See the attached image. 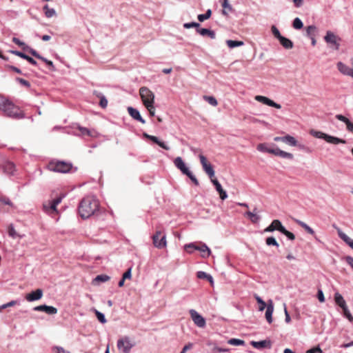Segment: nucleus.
I'll list each match as a JSON object with an SVG mask.
<instances>
[{
  "label": "nucleus",
  "instance_id": "obj_1",
  "mask_svg": "<svg viewBox=\"0 0 353 353\" xmlns=\"http://www.w3.org/2000/svg\"><path fill=\"white\" fill-rule=\"evenodd\" d=\"M99 210V202L94 196L84 197L79 205V213L81 218L88 219Z\"/></svg>",
  "mask_w": 353,
  "mask_h": 353
},
{
  "label": "nucleus",
  "instance_id": "obj_2",
  "mask_svg": "<svg viewBox=\"0 0 353 353\" xmlns=\"http://www.w3.org/2000/svg\"><path fill=\"white\" fill-rule=\"evenodd\" d=\"M0 110L6 117L13 119H21L25 117L23 111L5 97L0 96Z\"/></svg>",
  "mask_w": 353,
  "mask_h": 353
},
{
  "label": "nucleus",
  "instance_id": "obj_3",
  "mask_svg": "<svg viewBox=\"0 0 353 353\" xmlns=\"http://www.w3.org/2000/svg\"><path fill=\"white\" fill-rule=\"evenodd\" d=\"M174 165L185 175L189 177L192 182L196 186L199 185V181L189 168L185 165L182 158L180 157H176L174 160Z\"/></svg>",
  "mask_w": 353,
  "mask_h": 353
},
{
  "label": "nucleus",
  "instance_id": "obj_4",
  "mask_svg": "<svg viewBox=\"0 0 353 353\" xmlns=\"http://www.w3.org/2000/svg\"><path fill=\"white\" fill-rule=\"evenodd\" d=\"M72 168V163L61 161H51L48 165V169L56 172L68 173L71 172Z\"/></svg>",
  "mask_w": 353,
  "mask_h": 353
},
{
  "label": "nucleus",
  "instance_id": "obj_5",
  "mask_svg": "<svg viewBox=\"0 0 353 353\" xmlns=\"http://www.w3.org/2000/svg\"><path fill=\"white\" fill-rule=\"evenodd\" d=\"M139 94L145 108H152L154 103V94L147 87H141L139 89Z\"/></svg>",
  "mask_w": 353,
  "mask_h": 353
},
{
  "label": "nucleus",
  "instance_id": "obj_6",
  "mask_svg": "<svg viewBox=\"0 0 353 353\" xmlns=\"http://www.w3.org/2000/svg\"><path fill=\"white\" fill-rule=\"evenodd\" d=\"M310 134L315 138L324 139L326 142L334 145L346 143V141L344 139L329 135L321 131H316L312 130L310 131Z\"/></svg>",
  "mask_w": 353,
  "mask_h": 353
},
{
  "label": "nucleus",
  "instance_id": "obj_7",
  "mask_svg": "<svg viewBox=\"0 0 353 353\" xmlns=\"http://www.w3.org/2000/svg\"><path fill=\"white\" fill-rule=\"evenodd\" d=\"M324 41L335 50H339L340 48V41L341 38L335 34L333 32L327 30L324 37Z\"/></svg>",
  "mask_w": 353,
  "mask_h": 353
},
{
  "label": "nucleus",
  "instance_id": "obj_8",
  "mask_svg": "<svg viewBox=\"0 0 353 353\" xmlns=\"http://www.w3.org/2000/svg\"><path fill=\"white\" fill-rule=\"evenodd\" d=\"M134 344L128 336H125L118 340L117 347L123 353H130Z\"/></svg>",
  "mask_w": 353,
  "mask_h": 353
},
{
  "label": "nucleus",
  "instance_id": "obj_9",
  "mask_svg": "<svg viewBox=\"0 0 353 353\" xmlns=\"http://www.w3.org/2000/svg\"><path fill=\"white\" fill-rule=\"evenodd\" d=\"M152 241L154 247L162 249L166 247L167 241L166 236L165 234L161 235V232L158 230L152 236Z\"/></svg>",
  "mask_w": 353,
  "mask_h": 353
},
{
  "label": "nucleus",
  "instance_id": "obj_10",
  "mask_svg": "<svg viewBox=\"0 0 353 353\" xmlns=\"http://www.w3.org/2000/svg\"><path fill=\"white\" fill-rule=\"evenodd\" d=\"M199 158L203 170L208 175L210 179H212L215 174L212 165L208 162L206 157L202 154L199 155Z\"/></svg>",
  "mask_w": 353,
  "mask_h": 353
},
{
  "label": "nucleus",
  "instance_id": "obj_11",
  "mask_svg": "<svg viewBox=\"0 0 353 353\" xmlns=\"http://www.w3.org/2000/svg\"><path fill=\"white\" fill-rule=\"evenodd\" d=\"M274 141H282L285 143L291 146H296L298 145L300 149H305V147L303 145H298L297 141L294 137L287 134L284 137H275L274 138Z\"/></svg>",
  "mask_w": 353,
  "mask_h": 353
},
{
  "label": "nucleus",
  "instance_id": "obj_12",
  "mask_svg": "<svg viewBox=\"0 0 353 353\" xmlns=\"http://www.w3.org/2000/svg\"><path fill=\"white\" fill-rule=\"evenodd\" d=\"M189 312L194 323L196 326L199 327H204L205 326V319L200 314L193 309H191Z\"/></svg>",
  "mask_w": 353,
  "mask_h": 353
},
{
  "label": "nucleus",
  "instance_id": "obj_13",
  "mask_svg": "<svg viewBox=\"0 0 353 353\" xmlns=\"http://www.w3.org/2000/svg\"><path fill=\"white\" fill-rule=\"evenodd\" d=\"M255 100L259 101V102H261L265 105H267L268 106H270V107H273V108H275L276 109H281V105L276 102H274V101L270 99L269 98L266 97H264V96H261V95H256L255 97Z\"/></svg>",
  "mask_w": 353,
  "mask_h": 353
},
{
  "label": "nucleus",
  "instance_id": "obj_14",
  "mask_svg": "<svg viewBox=\"0 0 353 353\" xmlns=\"http://www.w3.org/2000/svg\"><path fill=\"white\" fill-rule=\"evenodd\" d=\"M284 228L285 227L282 225L281 222L278 219H275L273 220L271 224L264 230V232H272L274 230H278L280 232H282V231L284 230Z\"/></svg>",
  "mask_w": 353,
  "mask_h": 353
},
{
  "label": "nucleus",
  "instance_id": "obj_15",
  "mask_svg": "<svg viewBox=\"0 0 353 353\" xmlns=\"http://www.w3.org/2000/svg\"><path fill=\"white\" fill-rule=\"evenodd\" d=\"M43 296V290L41 289H37L35 291L27 294L26 295V299L29 302H32L41 299Z\"/></svg>",
  "mask_w": 353,
  "mask_h": 353
},
{
  "label": "nucleus",
  "instance_id": "obj_16",
  "mask_svg": "<svg viewBox=\"0 0 353 353\" xmlns=\"http://www.w3.org/2000/svg\"><path fill=\"white\" fill-rule=\"evenodd\" d=\"M34 310L39 312H45L48 314H55L57 313V309L53 306L46 305H41L34 307Z\"/></svg>",
  "mask_w": 353,
  "mask_h": 353
},
{
  "label": "nucleus",
  "instance_id": "obj_17",
  "mask_svg": "<svg viewBox=\"0 0 353 353\" xmlns=\"http://www.w3.org/2000/svg\"><path fill=\"white\" fill-rule=\"evenodd\" d=\"M143 136L165 150H169L170 149L165 142L160 141L157 137L150 135L146 133H144Z\"/></svg>",
  "mask_w": 353,
  "mask_h": 353
},
{
  "label": "nucleus",
  "instance_id": "obj_18",
  "mask_svg": "<svg viewBox=\"0 0 353 353\" xmlns=\"http://www.w3.org/2000/svg\"><path fill=\"white\" fill-rule=\"evenodd\" d=\"M128 112L130 117L133 118L134 120L139 121L143 124L145 123V121L142 118L139 111L137 109L134 108L132 107H128Z\"/></svg>",
  "mask_w": 353,
  "mask_h": 353
},
{
  "label": "nucleus",
  "instance_id": "obj_19",
  "mask_svg": "<svg viewBox=\"0 0 353 353\" xmlns=\"http://www.w3.org/2000/svg\"><path fill=\"white\" fill-rule=\"evenodd\" d=\"M265 308V319L269 323H271L272 322V314L274 312V305L272 300H269Z\"/></svg>",
  "mask_w": 353,
  "mask_h": 353
},
{
  "label": "nucleus",
  "instance_id": "obj_20",
  "mask_svg": "<svg viewBox=\"0 0 353 353\" xmlns=\"http://www.w3.org/2000/svg\"><path fill=\"white\" fill-rule=\"evenodd\" d=\"M251 345L256 349H262L265 347L270 348L271 342L269 340H263L260 341H251Z\"/></svg>",
  "mask_w": 353,
  "mask_h": 353
},
{
  "label": "nucleus",
  "instance_id": "obj_21",
  "mask_svg": "<svg viewBox=\"0 0 353 353\" xmlns=\"http://www.w3.org/2000/svg\"><path fill=\"white\" fill-rule=\"evenodd\" d=\"M336 119L345 123L347 131L353 133V123H352L347 117L342 114H336Z\"/></svg>",
  "mask_w": 353,
  "mask_h": 353
},
{
  "label": "nucleus",
  "instance_id": "obj_22",
  "mask_svg": "<svg viewBox=\"0 0 353 353\" xmlns=\"http://www.w3.org/2000/svg\"><path fill=\"white\" fill-rule=\"evenodd\" d=\"M11 53H12V54H15V55H17L18 57H20L22 59H26L30 64H32L33 65H37V62L33 58L29 57L28 55L26 54L23 52H19V51H17V50H12Z\"/></svg>",
  "mask_w": 353,
  "mask_h": 353
},
{
  "label": "nucleus",
  "instance_id": "obj_23",
  "mask_svg": "<svg viewBox=\"0 0 353 353\" xmlns=\"http://www.w3.org/2000/svg\"><path fill=\"white\" fill-rule=\"evenodd\" d=\"M334 301L336 304L339 305L342 310L347 307L345 299L339 292H336L334 294Z\"/></svg>",
  "mask_w": 353,
  "mask_h": 353
},
{
  "label": "nucleus",
  "instance_id": "obj_24",
  "mask_svg": "<svg viewBox=\"0 0 353 353\" xmlns=\"http://www.w3.org/2000/svg\"><path fill=\"white\" fill-rule=\"evenodd\" d=\"M3 172L8 175H13L15 172V166L13 163L8 161L6 162L3 166Z\"/></svg>",
  "mask_w": 353,
  "mask_h": 353
},
{
  "label": "nucleus",
  "instance_id": "obj_25",
  "mask_svg": "<svg viewBox=\"0 0 353 353\" xmlns=\"http://www.w3.org/2000/svg\"><path fill=\"white\" fill-rule=\"evenodd\" d=\"M194 250H197L201 252V256L203 258L208 257L211 254V251H210V248L205 243H203L200 246L194 247Z\"/></svg>",
  "mask_w": 353,
  "mask_h": 353
},
{
  "label": "nucleus",
  "instance_id": "obj_26",
  "mask_svg": "<svg viewBox=\"0 0 353 353\" xmlns=\"http://www.w3.org/2000/svg\"><path fill=\"white\" fill-rule=\"evenodd\" d=\"M333 227L336 230L339 236L347 244L349 245L352 243L353 239L349 237L346 234H345L336 225H333Z\"/></svg>",
  "mask_w": 353,
  "mask_h": 353
},
{
  "label": "nucleus",
  "instance_id": "obj_27",
  "mask_svg": "<svg viewBox=\"0 0 353 353\" xmlns=\"http://www.w3.org/2000/svg\"><path fill=\"white\" fill-rule=\"evenodd\" d=\"M333 227L336 230L339 236L347 244L349 245L352 243L353 239L349 237L346 234H345L336 225H333Z\"/></svg>",
  "mask_w": 353,
  "mask_h": 353
},
{
  "label": "nucleus",
  "instance_id": "obj_28",
  "mask_svg": "<svg viewBox=\"0 0 353 353\" xmlns=\"http://www.w3.org/2000/svg\"><path fill=\"white\" fill-rule=\"evenodd\" d=\"M196 32L202 35V36H208L210 38L214 39L216 37L215 32L213 30L207 29V28H200L196 29Z\"/></svg>",
  "mask_w": 353,
  "mask_h": 353
},
{
  "label": "nucleus",
  "instance_id": "obj_29",
  "mask_svg": "<svg viewBox=\"0 0 353 353\" xmlns=\"http://www.w3.org/2000/svg\"><path fill=\"white\" fill-rule=\"evenodd\" d=\"M274 154L284 159H292L294 158V156L292 153L281 150L279 148H275Z\"/></svg>",
  "mask_w": 353,
  "mask_h": 353
},
{
  "label": "nucleus",
  "instance_id": "obj_30",
  "mask_svg": "<svg viewBox=\"0 0 353 353\" xmlns=\"http://www.w3.org/2000/svg\"><path fill=\"white\" fill-rule=\"evenodd\" d=\"M318 33V29L314 25H311L305 28V36L308 38L316 37Z\"/></svg>",
  "mask_w": 353,
  "mask_h": 353
},
{
  "label": "nucleus",
  "instance_id": "obj_31",
  "mask_svg": "<svg viewBox=\"0 0 353 353\" xmlns=\"http://www.w3.org/2000/svg\"><path fill=\"white\" fill-rule=\"evenodd\" d=\"M257 150L261 152H267L270 154L274 153L275 148H269L267 143H259L257 147Z\"/></svg>",
  "mask_w": 353,
  "mask_h": 353
},
{
  "label": "nucleus",
  "instance_id": "obj_32",
  "mask_svg": "<svg viewBox=\"0 0 353 353\" xmlns=\"http://www.w3.org/2000/svg\"><path fill=\"white\" fill-rule=\"evenodd\" d=\"M295 223H296L299 225H300L301 228H303L307 233L314 235V230L310 227L307 224H306L305 222L299 220V219H294Z\"/></svg>",
  "mask_w": 353,
  "mask_h": 353
},
{
  "label": "nucleus",
  "instance_id": "obj_33",
  "mask_svg": "<svg viewBox=\"0 0 353 353\" xmlns=\"http://www.w3.org/2000/svg\"><path fill=\"white\" fill-rule=\"evenodd\" d=\"M244 215L247 216L252 223H256L261 219V216L256 214L254 212H251L250 211L246 212Z\"/></svg>",
  "mask_w": 353,
  "mask_h": 353
},
{
  "label": "nucleus",
  "instance_id": "obj_34",
  "mask_svg": "<svg viewBox=\"0 0 353 353\" xmlns=\"http://www.w3.org/2000/svg\"><path fill=\"white\" fill-rule=\"evenodd\" d=\"M279 41L285 49H292L294 46L292 41L283 36Z\"/></svg>",
  "mask_w": 353,
  "mask_h": 353
},
{
  "label": "nucleus",
  "instance_id": "obj_35",
  "mask_svg": "<svg viewBox=\"0 0 353 353\" xmlns=\"http://www.w3.org/2000/svg\"><path fill=\"white\" fill-rule=\"evenodd\" d=\"M45 15L47 18H51L56 16L57 13L54 8H49L48 5L46 4L43 8Z\"/></svg>",
  "mask_w": 353,
  "mask_h": 353
},
{
  "label": "nucleus",
  "instance_id": "obj_36",
  "mask_svg": "<svg viewBox=\"0 0 353 353\" xmlns=\"http://www.w3.org/2000/svg\"><path fill=\"white\" fill-rule=\"evenodd\" d=\"M222 7L223 8L222 10V14L225 16L228 14V12H232L233 10L232 6L228 2V0L223 1Z\"/></svg>",
  "mask_w": 353,
  "mask_h": 353
},
{
  "label": "nucleus",
  "instance_id": "obj_37",
  "mask_svg": "<svg viewBox=\"0 0 353 353\" xmlns=\"http://www.w3.org/2000/svg\"><path fill=\"white\" fill-rule=\"evenodd\" d=\"M97 97L100 99L99 105L102 108H105L108 105V100L106 97L101 92H94Z\"/></svg>",
  "mask_w": 353,
  "mask_h": 353
},
{
  "label": "nucleus",
  "instance_id": "obj_38",
  "mask_svg": "<svg viewBox=\"0 0 353 353\" xmlns=\"http://www.w3.org/2000/svg\"><path fill=\"white\" fill-rule=\"evenodd\" d=\"M226 43L230 48L241 46L244 43L241 41L227 40Z\"/></svg>",
  "mask_w": 353,
  "mask_h": 353
},
{
  "label": "nucleus",
  "instance_id": "obj_39",
  "mask_svg": "<svg viewBox=\"0 0 353 353\" xmlns=\"http://www.w3.org/2000/svg\"><path fill=\"white\" fill-rule=\"evenodd\" d=\"M254 298L259 304V310L263 311L267 307L268 304L257 294L254 295Z\"/></svg>",
  "mask_w": 353,
  "mask_h": 353
},
{
  "label": "nucleus",
  "instance_id": "obj_40",
  "mask_svg": "<svg viewBox=\"0 0 353 353\" xmlns=\"http://www.w3.org/2000/svg\"><path fill=\"white\" fill-rule=\"evenodd\" d=\"M197 277L199 279H208L210 283H213V278L211 275L207 274L205 272L203 271H199L197 272Z\"/></svg>",
  "mask_w": 353,
  "mask_h": 353
},
{
  "label": "nucleus",
  "instance_id": "obj_41",
  "mask_svg": "<svg viewBox=\"0 0 353 353\" xmlns=\"http://www.w3.org/2000/svg\"><path fill=\"white\" fill-rule=\"evenodd\" d=\"M211 14H212L211 10L208 9L205 14H199L197 18L200 22H203L205 20L209 19L211 17Z\"/></svg>",
  "mask_w": 353,
  "mask_h": 353
},
{
  "label": "nucleus",
  "instance_id": "obj_42",
  "mask_svg": "<svg viewBox=\"0 0 353 353\" xmlns=\"http://www.w3.org/2000/svg\"><path fill=\"white\" fill-rule=\"evenodd\" d=\"M43 209L46 212H49L50 210L57 212V205L52 201L49 204H44Z\"/></svg>",
  "mask_w": 353,
  "mask_h": 353
},
{
  "label": "nucleus",
  "instance_id": "obj_43",
  "mask_svg": "<svg viewBox=\"0 0 353 353\" xmlns=\"http://www.w3.org/2000/svg\"><path fill=\"white\" fill-rule=\"evenodd\" d=\"M265 243L268 246L272 245V246H275L276 248H278L279 246V244L276 241V239L273 236L268 237L265 239Z\"/></svg>",
  "mask_w": 353,
  "mask_h": 353
},
{
  "label": "nucleus",
  "instance_id": "obj_44",
  "mask_svg": "<svg viewBox=\"0 0 353 353\" xmlns=\"http://www.w3.org/2000/svg\"><path fill=\"white\" fill-rule=\"evenodd\" d=\"M292 26L296 30H300L303 27V23L299 17H296L293 21Z\"/></svg>",
  "mask_w": 353,
  "mask_h": 353
},
{
  "label": "nucleus",
  "instance_id": "obj_45",
  "mask_svg": "<svg viewBox=\"0 0 353 353\" xmlns=\"http://www.w3.org/2000/svg\"><path fill=\"white\" fill-rule=\"evenodd\" d=\"M23 50H28V52L33 56L35 58L37 59H39L41 60V59H42V56L39 54L33 48H31L30 47H28V46H25L23 47Z\"/></svg>",
  "mask_w": 353,
  "mask_h": 353
},
{
  "label": "nucleus",
  "instance_id": "obj_46",
  "mask_svg": "<svg viewBox=\"0 0 353 353\" xmlns=\"http://www.w3.org/2000/svg\"><path fill=\"white\" fill-rule=\"evenodd\" d=\"M23 50H28V52L33 56L35 58L37 59H39L41 60V59H42V56L39 54L33 48H31L30 47H28V46H25L23 47Z\"/></svg>",
  "mask_w": 353,
  "mask_h": 353
},
{
  "label": "nucleus",
  "instance_id": "obj_47",
  "mask_svg": "<svg viewBox=\"0 0 353 353\" xmlns=\"http://www.w3.org/2000/svg\"><path fill=\"white\" fill-rule=\"evenodd\" d=\"M228 343L232 345H242L245 342L243 340L233 338L228 341Z\"/></svg>",
  "mask_w": 353,
  "mask_h": 353
},
{
  "label": "nucleus",
  "instance_id": "obj_48",
  "mask_svg": "<svg viewBox=\"0 0 353 353\" xmlns=\"http://www.w3.org/2000/svg\"><path fill=\"white\" fill-rule=\"evenodd\" d=\"M204 99L209 104H210V105H212L213 106H216L218 104L216 99L214 97H212V96H205L204 97Z\"/></svg>",
  "mask_w": 353,
  "mask_h": 353
},
{
  "label": "nucleus",
  "instance_id": "obj_49",
  "mask_svg": "<svg viewBox=\"0 0 353 353\" xmlns=\"http://www.w3.org/2000/svg\"><path fill=\"white\" fill-rule=\"evenodd\" d=\"M95 314L97 318V319L101 323H106V319L105 317V315L101 313V312L95 310Z\"/></svg>",
  "mask_w": 353,
  "mask_h": 353
},
{
  "label": "nucleus",
  "instance_id": "obj_50",
  "mask_svg": "<svg viewBox=\"0 0 353 353\" xmlns=\"http://www.w3.org/2000/svg\"><path fill=\"white\" fill-rule=\"evenodd\" d=\"M271 30H272V32L273 34V35L276 38L278 39L279 40L283 37L279 29L275 26H272L271 27Z\"/></svg>",
  "mask_w": 353,
  "mask_h": 353
},
{
  "label": "nucleus",
  "instance_id": "obj_51",
  "mask_svg": "<svg viewBox=\"0 0 353 353\" xmlns=\"http://www.w3.org/2000/svg\"><path fill=\"white\" fill-rule=\"evenodd\" d=\"M183 27L187 29L191 28H196V29L200 28V24L196 22L185 23L183 24Z\"/></svg>",
  "mask_w": 353,
  "mask_h": 353
},
{
  "label": "nucleus",
  "instance_id": "obj_52",
  "mask_svg": "<svg viewBox=\"0 0 353 353\" xmlns=\"http://www.w3.org/2000/svg\"><path fill=\"white\" fill-rule=\"evenodd\" d=\"M212 183L215 186L216 190L220 193L223 189L222 188V186L221 183L218 181L216 179H211Z\"/></svg>",
  "mask_w": 353,
  "mask_h": 353
},
{
  "label": "nucleus",
  "instance_id": "obj_53",
  "mask_svg": "<svg viewBox=\"0 0 353 353\" xmlns=\"http://www.w3.org/2000/svg\"><path fill=\"white\" fill-rule=\"evenodd\" d=\"M110 279V276L106 274H100L95 278L96 281L106 282Z\"/></svg>",
  "mask_w": 353,
  "mask_h": 353
},
{
  "label": "nucleus",
  "instance_id": "obj_54",
  "mask_svg": "<svg viewBox=\"0 0 353 353\" xmlns=\"http://www.w3.org/2000/svg\"><path fill=\"white\" fill-rule=\"evenodd\" d=\"M194 247H198V245H195L193 243H191L185 245L184 248L188 253H192L195 250Z\"/></svg>",
  "mask_w": 353,
  "mask_h": 353
},
{
  "label": "nucleus",
  "instance_id": "obj_55",
  "mask_svg": "<svg viewBox=\"0 0 353 353\" xmlns=\"http://www.w3.org/2000/svg\"><path fill=\"white\" fill-rule=\"evenodd\" d=\"M281 233L285 235L288 238V239H290L291 241H293L295 239V235L292 232L287 230L285 229V228H284V230H283Z\"/></svg>",
  "mask_w": 353,
  "mask_h": 353
},
{
  "label": "nucleus",
  "instance_id": "obj_56",
  "mask_svg": "<svg viewBox=\"0 0 353 353\" xmlns=\"http://www.w3.org/2000/svg\"><path fill=\"white\" fill-rule=\"evenodd\" d=\"M343 315L350 321V322H352L353 321V316L351 314L348 307H346V308H344L343 310Z\"/></svg>",
  "mask_w": 353,
  "mask_h": 353
},
{
  "label": "nucleus",
  "instance_id": "obj_57",
  "mask_svg": "<svg viewBox=\"0 0 353 353\" xmlns=\"http://www.w3.org/2000/svg\"><path fill=\"white\" fill-rule=\"evenodd\" d=\"M16 81L26 88L30 87V83H29V81H28L27 80H26L24 79L20 78V77H17Z\"/></svg>",
  "mask_w": 353,
  "mask_h": 353
},
{
  "label": "nucleus",
  "instance_id": "obj_58",
  "mask_svg": "<svg viewBox=\"0 0 353 353\" xmlns=\"http://www.w3.org/2000/svg\"><path fill=\"white\" fill-rule=\"evenodd\" d=\"M41 60L42 61H43L44 63H46V65L50 68V69L52 71L55 70V68H54V64L52 63V61L47 59L46 58L42 57V59H41Z\"/></svg>",
  "mask_w": 353,
  "mask_h": 353
},
{
  "label": "nucleus",
  "instance_id": "obj_59",
  "mask_svg": "<svg viewBox=\"0 0 353 353\" xmlns=\"http://www.w3.org/2000/svg\"><path fill=\"white\" fill-rule=\"evenodd\" d=\"M17 303V301H11L6 304H3L2 305L1 307H0V310L1 309H5V308H7L8 307H11V306H14Z\"/></svg>",
  "mask_w": 353,
  "mask_h": 353
},
{
  "label": "nucleus",
  "instance_id": "obj_60",
  "mask_svg": "<svg viewBox=\"0 0 353 353\" xmlns=\"http://www.w3.org/2000/svg\"><path fill=\"white\" fill-rule=\"evenodd\" d=\"M12 41L13 43H14L15 44L19 46H21V47H25V46H27L26 45V43L23 41H21L17 37H13L12 38Z\"/></svg>",
  "mask_w": 353,
  "mask_h": 353
},
{
  "label": "nucleus",
  "instance_id": "obj_61",
  "mask_svg": "<svg viewBox=\"0 0 353 353\" xmlns=\"http://www.w3.org/2000/svg\"><path fill=\"white\" fill-rule=\"evenodd\" d=\"M79 130L83 135H90V131L84 127H79Z\"/></svg>",
  "mask_w": 353,
  "mask_h": 353
},
{
  "label": "nucleus",
  "instance_id": "obj_62",
  "mask_svg": "<svg viewBox=\"0 0 353 353\" xmlns=\"http://www.w3.org/2000/svg\"><path fill=\"white\" fill-rule=\"evenodd\" d=\"M131 271L132 268H130L123 274L122 279H123L124 280L130 279L132 276Z\"/></svg>",
  "mask_w": 353,
  "mask_h": 353
},
{
  "label": "nucleus",
  "instance_id": "obj_63",
  "mask_svg": "<svg viewBox=\"0 0 353 353\" xmlns=\"http://www.w3.org/2000/svg\"><path fill=\"white\" fill-rule=\"evenodd\" d=\"M346 263L353 269V257L351 256H346L345 257Z\"/></svg>",
  "mask_w": 353,
  "mask_h": 353
},
{
  "label": "nucleus",
  "instance_id": "obj_64",
  "mask_svg": "<svg viewBox=\"0 0 353 353\" xmlns=\"http://www.w3.org/2000/svg\"><path fill=\"white\" fill-rule=\"evenodd\" d=\"M306 353H322V350L320 347H314L308 350Z\"/></svg>",
  "mask_w": 353,
  "mask_h": 353
}]
</instances>
